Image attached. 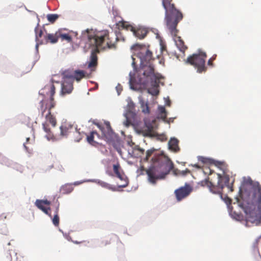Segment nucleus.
<instances>
[{"label":"nucleus","mask_w":261,"mask_h":261,"mask_svg":"<svg viewBox=\"0 0 261 261\" xmlns=\"http://www.w3.org/2000/svg\"><path fill=\"white\" fill-rule=\"evenodd\" d=\"M73 83L72 81H63L62 83L61 94H70L73 89Z\"/></svg>","instance_id":"nucleus-16"},{"label":"nucleus","mask_w":261,"mask_h":261,"mask_svg":"<svg viewBox=\"0 0 261 261\" xmlns=\"http://www.w3.org/2000/svg\"><path fill=\"white\" fill-rule=\"evenodd\" d=\"M58 37L61 38L62 40H66L68 42H70L72 41L71 37L68 34H63L60 31H58Z\"/></svg>","instance_id":"nucleus-28"},{"label":"nucleus","mask_w":261,"mask_h":261,"mask_svg":"<svg viewBox=\"0 0 261 261\" xmlns=\"http://www.w3.org/2000/svg\"><path fill=\"white\" fill-rule=\"evenodd\" d=\"M119 164H115V191H121V188H125L128 184V179L123 172L119 171Z\"/></svg>","instance_id":"nucleus-11"},{"label":"nucleus","mask_w":261,"mask_h":261,"mask_svg":"<svg viewBox=\"0 0 261 261\" xmlns=\"http://www.w3.org/2000/svg\"><path fill=\"white\" fill-rule=\"evenodd\" d=\"M46 17L49 22L53 23L58 19L59 16L56 14H49L47 15Z\"/></svg>","instance_id":"nucleus-29"},{"label":"nucleus","mask_w":261,"mask_h":261,"mask_svg":"<svg viewBox=\"0 0 261 261\" xmlns=\"http://www.w3.org/2000/svg\"><path fill=\"white\" fill-rule=\"evenodd\" d=\"M206 55L205 53L201 52L199 54H195L189 57L186 63L193 66L198 72H205L207 68L205 66V59Z\"/></svg>","instance_id":"nucleus-8"},{"label":"nucleus","mask_w":261,"mask_h":261,"mask_svg":"<svg viewBox=\"0 0 261 261\" xmlns=\"http://www.w3.org/2000/svg\"><path fill=\"white\" fill-rule=\"evenodd\" d=\"M42 211H43L45 214L48 215L49 217H51V215L50 213V208L49 207H44L43 208H42Z\"/></svg>","instance_id":"nucleus-31"},{"label":"nucleus","mask_w":261,"mask_h":261,"mask_svg":"<svg viewBox=\"0 0 261 261\" xmlns=\"http://www.w3.org/2000/svg\"><path fill=\"white\" fill-rule=\"evenodd\" d=\"M95 88H98V85H96V86H95Z\"/></svg>","instance_id":"nucleus-48"},{"label":"nucleus","mask_w":261,"mask_h":261,"mask_svg":"<svg viewBox=\"0 0 261 261\" xmlns=\"http://www.w3.org/2000/svg\"><path fill=\"white\" fill-rule=\"evenodd\" d=\"M199 160V161H200L201 162H202L203 163H205L206 162L207 159L203 157H201Z\"/></svg>","instance_id":"nucleus-40"},{"label":"nucleus","mask_w":261,"mask_h":261,"mask_svg":"<svg viewBox=\"0 0 261 261\" xmlns=\"http://www.w3.org/2000/svg\"><path fill=\"white\" fill-rule=\"evenodd\" d=\"M193 190L192 187L187 183L174 191V194L177 201H180L188 197Z\"/></svg>","instance_id":"nucleus-13"},{"label":"nucleus","mask_w":261,"mask_h":261,"mask_svg":"<svg viewBox=\"0 0 261 261\" xmlns=\"http://www.w3.org/2000/svg\"><path fill=\"white\" fill-rule=\"evenodd\" d=\"M178 140L176 138H171L168 143L169 148L174 152H177L179 150L178 146Z\"/></svg>","instance_id":"nucleus-19"},{"label":"nucleus","mask_w":261,"mask_h":261,"mask_svg":"<svg viewBox=\"0 0 261 261\" xmlns=\"http://www.w3.org/2000/svg\"><path fill=\"white\" fill-rule=\"evenodd\" d=\"M191 173V171L189 169H186V170H182L181 171V174L182 175H184V176H185L187 174H189V173Z\"/></svg>","instance_id":"nucleus-34"},{"label":"nucleus","mask_w":261,"mask_h":261,"mask_svg":"<svg viewBox=\"0 0 261 261\" xmlns=\"http://www.w3.org/2000/svg\"><path fill=\"white\" fill-rule=\"evenodd\" d=\"M95 136H97L98 138H99V135L95 131H92L89 135H87V140L88 143L93 146H96L98 144L97 141L94 140Z\"/></svg>","instance_id":"nucleus-20"},{"label":"nucleus","mask_w":261,"mask_h":261,"mask_svg":"<svg viewBox=\"0 0 261 261\" xmlns=\"http://www.w3.org/2000/svg\"><path fill=\"white\" fill-rule=\"evenodd\" d=\"M160 139L161 141H165L167 139L164 135H163L161 137Z\"/></svg>","instance_id":"nucleus-42"},{"label":"nucleus","mask_w":261,"mask_h":261,"mask_svg":"<svg viewBox=\"0 0 261 261\" xmlns=\"http://www.w3.org/2000/svg\"><path fill=\"white\" fill-rule=\"evenodd\" d=\"M95 88H98V85H96V86H95Z\"/></svg>","instance_id":"nucleus-47"},{"label":"nucleus","mask_w":261,"mask_h":261,"mask_svg":"<svg viewBox=\"0 0 261 261\" xmlns=\"http://www.w3.org/2000/svg\"><path fill=\"white\" fill-rule=\"evenodd\" d=\"M218 185L221 187H222V189L225 187H227L229 190L230 192H232L233 191L232 187V184L231 185L229 184V177L228 175H224L222 176L221 174H218Z\"/></svg>","instance_id":"nucleus-15"},{"label":"nucleus","mask_w":261,"mask_h":261,"mask_svg":"<svg viewBox=\"0 0 261 261\" xmlns=\"http://www.w3.org/2000/svg\"><path fill=\"white\" fill-rule=\"evenodd\" d=\"M107 172L111 175H113L112 174H110L109 172V171H107Z\"/></svg>","instance_id":"nucleus-45"},{"label":"nucleus","mask_w":261,"mask_h":261,"mask_svg":"<svg viewBox=\"0 0 261 261\" xmlns=\"http://www.w3.org/2000/svg\"><path fill=\"white\" fill-rule=\"evenodd\" d=\"M39 24H38L37 26L35 29V37H36V41L38 43H40V44H43V41H40L39 39L42 37L43 35V31L41 29L38 28Z\"/></svg>","instance_id":"nucleus-26"},{"label":"nucleus","mask_w":261,"mask_h":261,"mask_svg":"<svg viewBox=\"0 0 261 261\" xmlns=\"http://www.w3.org/2000/svg\"><path fill=\"white\" fill-rule=\"evenodd\" d=\"M237 201H239V198H237Z\"/></svg>","instance_id":"nucleus-51"},{"label":"nucleus","mask_w":261,"mask_h":261,"mask_svg":"<svg viewBox=\"0 0 261 261\" xmlns=\"http://www.w3.org/2000/svg\"><path fill=\"white\" fill-rule=\"evenodd\" d=\"M222 199H223V200L226 203L227 205L231 204V199L230 198H229L227 196H225L224 198H223L222 197Z\"/></svg>","instance_id":"nucleus-32"},{"label":"nucleus","mask_w":261,"mask_h":261,"mask_svg":"<svg viewBox=\"0 0 261 261\" xmlns=\"http://www.w3.org/2000/svg\"><path fill=\"white\" fill-rule=\"evenodd\" d=\"M29 140H30V138H29V137L27 138L26 142L23 144V146H24L25 149L26 150V151L28 152H29V149L28 147L27 146V143H28V142H29Z\"/></svg>","instance_id":"nucleus-35"},{"label":"nucleus","mask_w":261,"mask_h":261,"mask_svg":"<svg viewBox=\"0 0 261 261\" xmlns=\"http://www.w3.org/2000/svg\"><path fill=\"white\" fill-rule=\"evenodd\" d=\"M56 88L53 82L46 85L40 91L39 94L43 96L40 101L39 111L43 116L47 110V108L53 109L55 108L56 103L54 100V95L55 93Z\"/></svg>","instance_id":"nucleus-6"},{"label":"nucleus","mask_w":261,"mask_h":261,"mask_svg":"<svg viewBox=\"0 0 261 261\" xmlns=\"http://www.w3.org/2000/svg\"><path fill=\"white\" fill-rule=\"evenodd\" d=\"M51 109H52L47 108V110L44 113V115L42 116L41 115L42 117L44 116L46 119V121L43 123L42 126L44 131L46 133L45 137L48 140L53 139L54 138V136L52 134L47 123L48 122L50 123L53 127H55L57 124V121L55 117L51 114L50 111Z\"/></svg>","instance_id":"nucleus-9"},{"label":"nucleus","mask_w":261,"mask_h":261,"mask_svg":"<svg viewBox=\"0 0 261 261\" xmlns=\"http://www.w3.org/2000/svg\"><path fill=\"white\" fill-rule=\"evenodd\" d=\"M84 35L87 38L84 46V51H91L90 60L88 66L91 71H94L93 68H95L97 65V54L99 53V50L105 49L106 46L109 48H111L114 44L110 45L108 41L106 42L109 39V33L107 31L87 29Z\"/></svg>","instance_id":"nucleus-4"},{"label":"nucleus","mask_w":261,"mask_h":261,"mask_svg":"<svg viewBox=\"0 0 261 261\" xmlns=\"http://www.w3.org/2000/svg\"><path fill=\"white\" fill-rule=\"evenodd\" d=\"M58 31L56 32L55 34L46 33L44 36L45 43H50L51 44L56 43L58 42Z\"/></svg>","instance_id":"nucleus-17"},{"label":"nucleus","mask_w":261,"mask_h":261,"mask_svg":"<svg viewBox=\"0 0 261 261\" xmlns=\"http://www.w3.org/2000/svg\"><path fill=\"white\" fill-rule=\"evenodd\" d=\"M118 94L120 95L121 91L122 90V88L119 84L116 87Z\"/></svg>","instance_id":"nucleus-36"},{"label":"nucleus","mask_w":261,"mask_h":261,"mask_svg":"<svg viewBox=\"0 0 261 261\" xmlns=\"http://www.w3.org/2000/svg\"><path fill=\"white\" fill-rule=\"evenodd\" d=\"M59 206H60V203L57 200V206H56V211H55V214L52 219L53 223L55 226H58L59 225V222H60V218H59Z\"/></svg>","instance_id":"nucleus-21"},{"label":"nucleus","mask_w":261,"mask_h":261,"mask_svg":"<svg viewBox=\"0 0 261 261\" xmlns=\"http://www.w3.org/2000/svg\"><path fill=\"white\" fill-rule=\"evenodd\" d=\"M42 202L44 204L49 205L50 204V202L47 200H42Z\"/></svg>","instance_id":"nucleus-38"},{"label":"nucleus","mask_w":261,"mask_h":261,"mask_svg":"<svg viewBox=\"0 0 261 261\" xmlns=\"http://www.w3.org/2000/svg\"><path fill=\"white\" fill-rule=\"evenodd\" d=\"M85 76L86 72L84 70H75L74 72L73 81L76 80L77 82H80Z\"/></svg>","instance_id":"nucleus-23"},{"label":"nucleus","mask_w":261,"mask_h":261,"mask_svg":"<svg viewBox=\"0 0 261 261\" xmlns=\"http://www.w3.org/2000/svg\"><path fill=\"white\" fill-rule=\"evenodd\" d=\"M240 192L242 202L239 205L246 214L247 222L259 223L261 220V186L250 177L244 178Z\"/></svg>","instance_id":"nucleus-1"},{"label":"nucleus","mask_w":261,"mask_h":261,"mask_svg":"<svg viewBox=\"0 0 261 261\" xmlns=\"http://www.w3.org/2000/svg\"><path fill=\"white\" fill-rule=\"evenodd\" d=\"M113 168L114 169V165H113Z\"/></svg>","instance_id":"nucleus-49"},{"label":"nucleus","mask_w":261,"mask_h":261,"mask_svg":"<svg viewBox=\"0 0 261 261\" xmlns=\"http://www.w3.org/2000/svg\"><path fill=\"white\" fill-rule=\"evenodd\" d=\"M132 49L139 51L137 57L140 59L141 64L143 66V74L145 80L142 78L140 82L144 85L150 84L151 87L148 89V92L153 96H156L159 94V84L160 80L163 76L159 73H155L153 65L150 63L154 60L152 52L148 49H146L145 46L139 44H135L132 46Z\"/></svg>","instance_id":"nucleus-2"},{"label":"nucleus","mask_w":261,"mask_h":261,"mask_svg":"<svg viewBox=\"0 0 261 261\" xmlns=\"http://www.w3.org/2000/svg\"><path fill=\"white\" fill-rule=\"evenodd\" d=\"M168 106H170V102L167 104Z\"/></svg>","instance_id":"nucleus-50"},{"label":"nucleus","mask_w":261,"mask_h":261,"mask_svg":"<svg viewBox=\"0 0 261 261\" xmlns=\"http://www.w3.org/2000/svg\"><path fill=\"white\" fill-rule=\"evenodd\" d=\"M176 45L179 50L182 53H185L187 49V47L185 45L184 42L180 37H177V40L175 41Z\"/></svg>","instance_id":"nucleus-24"},{"label":"nucleus","mask_w":261,"mask_h":261,"mask_svg":"<svg viewBox=\"0 0 261 261\" xmlns=\"http://www.w3.org/2000/svg\"><path fill=\"white\" fill-rule=\"evenodd\" d=\"M74 72V70L68 69L62 71L61 74L63 76L64 81H72L73 83Z\"/></svg>","instance_id":"nucleus-18"},{"label":"nucleus","mask_w":261,"mask_h":261,"mask_svg":"<svg viewBox=\"0 0 261 261\" xmlns=\"http://www.w3.org/2000/svg\"><path fill=\"white\" fill-rule=\"evenodd\" d=\"M35 204L37 207L41 210H42V208H43L45 207L44 206V204L42 202V200H37L35 202Z\"/></svg>","instance_id":"nucleus-30"},{"label":"nucleus","mask_w":261,"mask_h":261,"mask_svg":"<svg viewBox=\"0 0 261 261\" xmlns=\"http://www.w3.org/2000/svg\"><path fill=\"white\" fill-rule=\"evenodd\" d=\"M193 167H196V168L199 169L200 167V166L197 164H195L193 165Z\"/></svg>","instance_id":"nucleus-43"},{"label":"nucleus","mask_w":261,"mask_h":261,"mask_svg":"<svg viewBox=\"0 0 261 261\" xmlns=\"http://www.w3.org/2000/svg\"><path fill=\"white\" fill-rule=\"evenodd\" d=\"M116 40H117V41L119 40V39H118V36H117V37H116Z\"/></svg>","instance_id":"nucleus-44"},{"label":"nucleus","mask_w":261,"mask_h":261,"mask_svg":"<svg viewBox=\"0 0 261 261\" xmlns=\"http://www.w3.org/2000/svg\"><path fill=\"white\" fill-rule=\"evenodd\" d=\"M97 126L101 132V138L106 141L110 147H114V134L110 122H105L103 124H97Z\"/></svg>","instance_id":"nucleus-10"},{"label":"nucleus","mask_w":261,"mask_h":261,"mask_svg":"<svg viewBox=\"0 0 261 261\" xmlns=\"http://www.w3.org/2000/svg\"><path fill=\"white\" fill-rule=\"evenodd\" d=\"M154 148L148 150L146 152L144 161L147 162L149 158L151 159L152 165L146 170L148 181L152 185H155L158 180L165 178L173 168V164L170 159L163 153L154 154Z\"/></svg>","instance_id":"nucleus-3"},{"label":"nucleus","mask_w":261,"mask_h":261,"mask_svg":"<svg viewBox=\"0 0 261 261\" xmlns=\"http://www.w3.org/2000/svg\"><path fill=\"white\" fill-rule=\"evenodd\" d=\"M75 243H76V244H79V242H76V241H75Z\"/></svg>","instance_id":"nucleus-46"},{"label":"nucleus","mask_w":261,"mask_h":261,"mask_svg":"<svg viewBox=\"0 0 261 261\" xmlns=\"http://www.w3.org/2000/svg\"><path fill=\"white\" fill-rule=\"evenodd\" d=\"M140 107L142 109V112L144 114H148L150 113V110L147 102L145 101L143 99H140L139 100Z\"/></svg>","instance_id":"nucleus-22"},{"label":"nucleus","mask_w":261,"mask_h":261,"mask_svg":"<svg viewBox=\"0 0 261 261\" xmlns=\"http://www.w3.org/2000/svg\"><path fill=\"white\" fill-rule=\"evenodd\" d=\"M141 154H144V149H142V148H139L138 149H137Z\"/></svg>","instance_id":"nucleus-41"},{"label":"nucleus","mask_w":261,"mask_h":261,"mask_svg":"<svg viewBox=\"0 0 261 261\" xmlns=\"http://www.w3.org/2000/svg\"><path fill=\"white\" fill-rule=\"evenodd\" d=\"M104 187L112 190V191H114V188L112 186H111L109 184H104V185H103Z\"/></svg>","instance_id":"nucleus-37"},{"label":"nucleus","mask_w":261,"mask_h":261,"mask_svg":"<svg viewBox=\"0 0 261 261\" xmlns=\"http://www.w3.org/2000/svg\"><path fill=\"white\" fill-rule=\"evenodd\" d=\"M158 111L160 118L164 121H165L167 118V112L165 107L163 106H159Z\"/></svg>","instance_id":"nucleus-27"},{"label":"nucleus","mask_w":261,"mask_h":261,"mask_svg":"<svg viewBox=\"0 0 261 261\" xmlns=\"http://www.w3.org/2000/svg\"><path fill=\"white\" fill-rule=\"evenodd\" d=\"M201 185L202 186H207L212 193L219 194L221 198H222V187H221L218 184L217 186H215L207 179H205L201 181Z\"/></svg>","instance_id":"nucleus-14"},{"label":"nucleus","mask_w":261,"mask_h":261,"mask_svg":"<svg viewBox=\"0 0 261 261\" xmlns=\"http://www.w3.org/2000/svg\"><path fill=\"white\" fill-rule=\"evenodd\" d=\"M73 190V188L71 184H66L61 187L60 191L63 194H67L71 193Z\"/></svg>","instance_id":"nucleus-25"},{"label":"nucleus","mask_w":261,"mask_h":261,"mask_svg":"<svg viewBox=\"0 0 261 261\" xmlns=\"http://www.w3.org/2000/svg\"><path fill=\"white\" fill-rule=\"evenodd\" d=\"M60 128L61 131L60 135L62 137H66L69 133L72 132L74 129L75 136L74 141L79 142L82 139L80 132H77L76 128H74L73 125L70 124L65 123L61 125Z\"/></svg>","instance_id":"nucleus-12"},{"label":"nucleus","mask_w":261,"mask_h":261,"mask_svg":"<svg viewBox=\"0 0 261 261\" xmlns=\"http://www.w3.org/2000/svg\"><path fill=\"white\" fill-rule=\"evenodd\" d=\"M173 0H162V4L165 10L164 21L166 25L173 36H176L178 33L177 26L182 19V12L176 8L172 3Z\"/></svg>","instance_id":"nucleus-5"},{"label":"nucleus","mask_w":261,"mask_h":261,"mask_svg":"<svg viewBox=\"0 0 261 261\" xmlns=\"http://www.w3.org/2000/svg\"><path fill=\"white\" fill-rule=\"evenodd\" d=\"M7 218V215L5 213H3L0 215V219H5Z\"/></svg>","instance_id":"nucleus-39"},{"label":"nucleus","mask_w":261,"mask_h":261,"mask_svg":"<svg viewBox=\"0 0 261 261\" xmlns=\"http://www.w3.org/2000/svg\"><path fill=\"white\" fill-rule=\"evenodd\" d=\"M216 57V55H215L212 58H211L208 61L207 64L210 66H212L213 65V62L214 60H215Z\"/></svg>","instance_id":"nucleus-33"},{"label":"nucleus","mask_w":261,"mask_h":261,"mask_svg":"<svg viewBox=\"0 0 261 261\" xmlns=\"http://www.w3.org/2000/svg\"><path fill=\"white\" fill-rule=\"evenodd\" d=\"M115 22V27L118 30L125 29L126 30H130L136 37L140 39H143L148 33L147 30L145 28H139L136 29L134 27L128 24L127 22L123 21L116 10Z\"/></svg>","instance_id":"nucleus-7"}]
</instances>
